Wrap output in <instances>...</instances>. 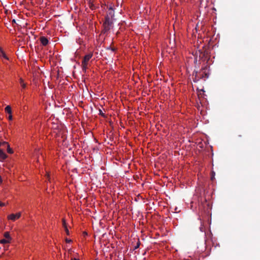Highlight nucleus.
<instances>
[{
	"label": "nucleus",
	"mask_w": 260,
	"mask_h": 260,
	"mask_svg": "<svg viewBox=\"0 0 260 260\" xmlns=\"http://www.w3.org/2000/svg\"><path fill=\"white\" fill-rule=\"evenodd\" d=\"M114 16V11L112 7H111L109 8L107 15L105 18V21L103 24L104 29L102 30L104 34L107 32L113 27Z\"/></svg>",
	"instance_id": "nucleus-1"
},
{
	"label": "nucleus",
	"mask_w": 260,
	"mask_h": 260,
	"mask_svg": "<svg viewBox=\"0 0 260 260\" xmlns=\"http://www.w3.org/2000/svg\"><path fill=\"white\" fill-rule=\"evenodd\" d=\"M207 69V66L202 68L201 71L200 72L194 71L193 73V76L194 77L193 78V81L194 82H197L200 79L202 78H208L209 74L206 72Z\"/></svg>",
	"instance_id": "nucleus-2"
},
{
	"label": "nucleus",
	"mask_w": 260,
	"mask_h": 260,
	"mask_svg": "<svg viewBox=\"0 0 260 260\" xmlns=\"http://www.w3.org/2000/svg\"><path fill=\"white\" fill-rule=\"evenodd\" d=\"M92 53H89L88 54H86L84 56L82 61V68L83 71L85 72L86 71V69H87V66L88 64L89 60L91 59V58L92 57Z\"/></svg>",
	"instance_id": "nucleus-3"
},
{
	"label": "nucleus",
	"mask_w": 260,
	"mask_h": 260,
	"mask_svg": "<svg viewBox=\"0 0 260 260\" xmlns=\"http://www.w3.org/2000/svg\"><path fill=\"white\" fill-rule=\"evenodd\" d=\"M21 216L20 213H18L16 214H12L10 215L8 217L9 219H11L13 221H15L16 219H18Z\"/></svg>",
	"instance_id": "nucleus-4"
},
{
	"label": "nucleus",
	"mask_w": 260,
	"mask_h": 260,
	"mask_svg": "<svg viewBox=\"0 0 260 260\" xmlns=\"http://www.w3.org/2000/svg\"><path fill=\"white\" fill-rule=\"evenodd\" d=\"M40 41L42 44L43 46H46L48 45L49 43V41L47 38L45 37L42 36L40 38Z\"/></svg>",
	"instance_id": "nucleus-5"
},
{
	"label": "nucleus",
	"mask_w": 260,
	"mask_h": 260,
	"mask_svg": "<svg viewBox=\"0 0 260 260\" xmlns=\"http://www.w3.org/2000/svg\"><path fill=\"white\" fill-rule=\"evenodd\" d=\"M197 55H199V58L200 59H203L204 57H205L206 55V53L205 52H202L201 50H199L198 52H197Z\"/></svg>",
	"instance_id": "nucleus-6"
},
{
	"label": "nucleus",
	"mask_w": 260,
	"mask_h": 260,
	"mask_svg": "<svg viewBox=\"0 0 260 260\" xmlns=\"http://www.w3.org/2000/svg\"><path fill=\"white\" fill-rule=\"evenodd\" d=\"M0 57H3L7 60L9 59V58L7 56L6 53H5V52L3 51V50L1 48H0Z\"/></svg>",
	"instance_id": "nucleus-7"
},
{
	"label": "nucleus",
	"mask_w": 260,
	"mask_h": 260,
	"mask_svg": "<svg viewBox=\"0 0 260 260\" xmlns=\"http://www.w3.org/2000/svg\"><path fill=\"white\" fill-rule=\"evenodd\" d=\"M7 155L4 153V152L2 150L0 149V159L2 160H4L7 158Z\"/></svg>",
	"instance_id": "nucleus-8"
},
{
	"label": "nucleus",
	"mask_w": 260,
	"mask_h": 260,
	"mask_svg": "<svg viewBox=\"0 0 260 260\" xmlns=\"http://www.w3.org/2000/svg\"><path fill=\"white\" fill-rule=\"evenodd\" d=\"M88 1V5L89 8L92 9L94 10L95 9V6L94 5L93 2L91 1V0H87Z\"/></svg>",
	"instance_id": "nucleus-9"
},
{
	"label": "nucleus",
	"mask_w": 260,
	"mask_h": 260,
	"mask_svg": "<svg viewBox=\"0 0 260 260\" xmlns=\"http://www.w3.org/2000/svg\"><path fill=\"white\" fill-rule=\"evenodd\" d=\"M4 144H7V151L9 153H12L13 152L12 149L10 147L9 145L8 144L7 142H4L3 143Z\"/></svg>",
	"instance_id": "nucleus-10"
},
{
	"label": "nucleus",
	"mask_w": 260,
	"mask_h": 260,
	"mask_svg": "<svg viewBox=\"0 0 260 260\" xmlns=\"http://www.w3.org/2000/svg\"><path fill=\"white\" fill-rule=\"evenodd\" d=\"M5 111L6 112H7L8 113L11 114L12 113V110H11V108L10 106H7L6 108H5Z\"/></svg>",
	"instance_id": "nucleus-11"
},
{
	"label": "nucleus",
	"mask_w": 260,
	"mask_h": 260,
	"mask_svg": "<svg viewBox=\"0 0 260 260\" xmlns=\"http://www.w3.org/2000/svg\"><path fill=\"white\" fill-rule=\"evenodd\" d=\"M4 236L7 240H10L11 239L10 235L9 232H5Z\"/></svg>",
	"instance_id": "nucleus-12"
},
{
	"label": "nucleus",
	"mask_w": 260,
	"mask_h": 260,
	"mask_svg": "<svg viewBox=\"0 0 260 260\" xmlns=\"http://www.w3.org/2000/svg\"><path fill=\"white\" fill-rule=\"evenodd\" d=\"M1 243H9L10 242V240H7V239H2L1 242H0Z\"/></svg>",
	"instance_id": "nucleus-13"
},
{
	"label": "nucleus",
	"mask_w": 260,
	"mask_h": 260,
	"mask_svg": "<svg viewBox=\"0 0 260 260\" xmlns=\"http://www.w3.org/2000/svg\"><path fill=\"white\" fill-rule=\"evenodd\" d=\"M20 82L21 85V86L23 88H24L26 86L25 84L23 83V81L22 79H20Z\"/></svg>",
	"instance_id": "nucleus-14"
},
{
	"label": "nucleus",
	"mask_w": 260,
	"mask_h": 260,
	"mask_svg": "<svg viewBox=\"0 0 260 260\" xmlns=\"http://www.w3.org/2000/svg\"><path fill=\"white\" fill-rule=\"evenodd\" d=\"M62 226H63L64 228H65L66 226H67V223L66 222V220L64 219H62Z\"/></svg>",
	"instance_id": "nucleus-15"
},
{
	"label": "nucleus",
	"mask_w": 260,
	"mask_h": 260,
	"mask_svg": "<svg viewBox=\"0 0 260 260\" xmlns=\"http://www.w3.org/2000/svg\"><path fill=\"white\" fill-rule=\"evenodd\" d=\"M140 243L139 241L138 242L137 244V245L135 246V249H136L137 248H138L139 247V246H140Z\"/></svg>",
	"instance_id": "nucleus-16"
},
{
	"label": "nucleus",
	"mask_w": 260,
	"mask_h": 260,
	"mask_svg": "<svg viewBox=\"0 0 260 260\" xmlns=\"http://www.w3.org/2000/svg\"><path fill=\"white\" fill-rule=\"evenodd\" d=\"M99 114H100V115H101L102 116H103V117H105V114L102 112V111L101 110H100V113H99Z\"/></svg>",
	"instance_id": "nucleus-17"
},
{
	"label": "nucleus",
	"mask_w": 260,
	"mask_h": 260,
	"mask_svg": "<svg viewBox=\"0 0 260 260\" xmlns=\"http://www.w3.org/2000/svg\"><path fill=\"white\" fill-rule=\"evenodd\" d=\"M214 176H215V173L214 172H212V176L211 177V179L213 180L214 179Z\"/></svg>",
	"instance_id": "nucleus-18"
},
{
	"label": "nucleus",
	"mask_w": 260,
	"mask_h": 260,
	"mask_svg": "<svg viewBox=\"0 0 260 260\" xmlns=\"http://www.w3.org/2000/svg\"><path fill=\"white\" fill-rule=\"evenodd\" d=\"M64 230L66 232V234L69 235V231L67 226H66V228H64Z\"/></svg>",
	"instance_id": "nucleus-19"
},
{
	"label": "nucleus",
	"mask_w": 260,
	"mask_h": 260,
	"mask_svg": "<svg viewBox=\"0 0 260 260\" xmlns=\"http://www.w3.org/2000/svg\"><path fill=\"white\" fill-rule=\"evenodd\" d=\"M8 118H9V119L10 120H11L12 119V114H10V115L9 116Z\"/></svg>",
	"instance_id": "nucleus-20"
},
{
	"label": "nucleus",
	"mask_w": 260,
	"mask_h": 260,
	"mask_svg": "<svg viewBox=\"0 0 260 260\" xmlns=\"http://www.w3.org/2000/svg\"><path fill=\"white\" fill-rule=\"evenodd\" d=\"M197 61H198L197 60V58L196 57L195 59H194V61L195 64L197 63Z\"/></svg>",
	"instance_id": "nucleus-21"
},
{
	"label": "nucleus",
	"mask_w": 260,
	"mask_h": 260,
	"mask_svg": "<svg viewBox=\"0 0 260 260\" xmlns=\"http://www.w3.org/2000/svg\"><path fill=\"white\" fill-rule=\"evenodd\" d=\"M66 240V242H67V243H70V242H71V240H69V239H67Z\"/></svg>",
	"instance_id": "nucleus-22"
},
{
	"label": "nucleus",
	"mask_w": 260,
	"mask_h": 260,
	"mask_svg": "<svg viewBox=\"0 0 260 260\" xmlns=\"http://www.w3.org/2000/svg\"><path fill=\"white\" fill-rule=\"evenodd\" d=\"M200 231L201 232H203V227L201 226V227L200 228Z\"/></svg>",
	"instance_id": "nucleus-23"
},
{
	"label": "nucleus",
	"mask_w": 260,
	"mask_h": 260,
	"mask_svg": "<svg viewBox=\"0 0 260 260\" xmlns=\"http://www.w3.org/2000/svg\"><path fill=\"white\" fill-rule=\"evenodd\" d=\"M12 23H16V20L15 19H13L12 21Z\"/></svg>",
	"instance_id": "nucleus-24"
},
{
	"label": "nucleus",
	"mask_w": 260,
	"mask_h": 260,
	"mask_svg": "<svg viewBox=\"0 0 260 260\" xmlns=\"http://www.w3.org/2000/svg\"><path fill=\"white\" fill-rule=\"evenodd\" d=\"M71 260H79V259L76 258H72Z\"/></svg>",
	"instance_id": "nucleus-25"
},
{
	"label": "nucleus",
	"mask_w": 260,
	"mask_h": 260,
	"mask_svg": "<svg viewBox=\"0 0 260 260\" xmlns=\"http://www.w3.org/2000/svg\"><path fill=\"white\" fill-rule=\"evenodd\" d=\"M5 204L4 203H0V206H4Z\"/></svg>",
	"instance_id": "nucleus-26"
},
{
	"label": "nucleus",
	"mask_w": 260,
	"mask_h": 260,
	"mask_svg": "<svg viewBox=\"0 0 260 260\" xmlns=\"http://www.w3.org/2000/svg\"><path fill=\"white\" fill-rule=\"evenodd\" d=\"M111 50H112L113 52H114V51H115V49H114V48H112V49H111Z\"/></svg>",
	"instance_id": "nucleus-27"
},
{
	"label": "nucleus",
	"mask_w": 260,
	"mask_h": 260,
	"mask_svg": "<svg viewBox=\"0 0 260 260\" xmlns=\"http://www.w3.org/2000/svg\"><path fill=\"white\" fill-rule=\"evenodd\" d=\"M2 143L0 142V146H1Z\"/></svg>",
	"instance_id": "nucleus-28"
},
{
	"label": "nucleus",
	"mask_w": 260,
	"mask_h": 260,
	"mask_svg": "<svg viewBox=\"0 0 260 260\" xmlns=\"http://www.w3.org/2000/svg\"><path fill=\"white\" fill-rule=\"evenodd\" d=\"M124 260H125V259H124Z\"/></svg>",
	"instance_id": "nucleus-29"
}]
</instances>
